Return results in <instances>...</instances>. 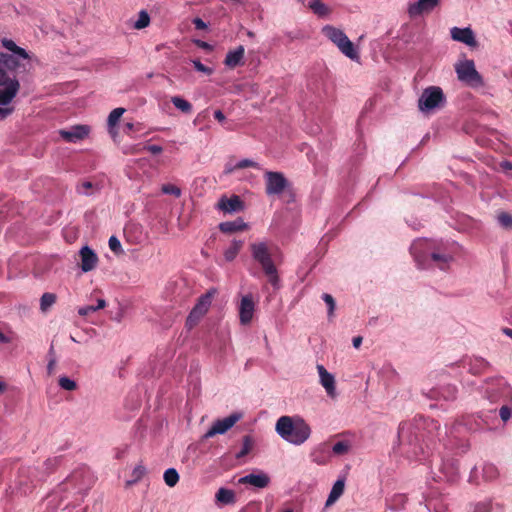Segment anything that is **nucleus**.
<instances>
[{
	"mask_svg": "<svg viewBox=\"0 0 512 512\" xmlns=\"http://www.w3.org/2000/svg\"><path fill=\"white\" fill-rule=\"evenodd\" d=\"M410 251L418 267L421 269L437 267L445 270L453 259L452 255L443 245L436 247L434 242L424 239L413 242Z\"/></svg>",
	"mask_w": 512,
	"mask_h": 512,
	"instance_id": "nucleus-1",
	"label": "nucleus"
},
{
	"mask_svg": "<svg viewBox=\"0 0 512 512\" xmlns=\"http://www.w3.org/2000/svg\"><path fill=\"white\" fill-rule=\"evenodd\" d=\"M1 43L11 52V54L0 52V85H4L10 79L7 72L17 71L20 68L25 70L30 56L25 49L17 46L11 39L3 38Z\"/></svg>",
	"mask_w": 512,
	"mask_h": 512,
	"instance_id": "nucleus-2",
	"label": "nucleus"
},
{
	"mask_svg": "<svg viewBox=\"0 0 512 512\" xmlns=\"http://www.w3.org/2000/svg\"><path fill=\"white\" fill-rule=\"evenodd\" d=\"M275 430L282 439L294 445L303 444L311 434L310 426L300 417L281 416Z\"/></svg>",
	"mask_w": 512,
	"mask_h": 512,
	"instance_id": "nucleus-3",
	"label": "nucleus"
},
{
	"mask_svg": "<svg viewBox=\"0 0 512 512\" xmlns=\"http://www.w3.org/2000/svg\"><path fill=\"white\" fill-rule=\"evenodd\" d=\"M250 251L252 258L261 266L264 274L267 276L269 283L274 288H278L280 278L268 244L266 242L251 243Z\"/></svg>",
	"mask_w": 512,
	"mask_h": 512,
	"instance_id": "nucleus-4",
	"label": "nucleus"
},
{
	"mask_svg": "<svg viewBox=\"0 0 512 512\" xmlns=\"http://www.w3.org/2000/svg\"><path fill=\"white\" fill-rule=\"evenodd\" d=\"M480 392L490 403H497L509 394L510 387L503 377L495 376L485 379L480 387Z\"/></svg>",
	"mask_w": 512,
	"mask_h": 512,
	"instance_id": "nucleus-5",
	"label": "nucleus"
},
{
	"mask_svg": "<svg viewBox=\"0 0 512 512\" xmlns=\"http://www.w3.org/2000/svg\"><path fill=\"white\" fill-rule=\"evenodd\" d=\"M322 32L345 56L351 60L359 59V55L354 48V44L341 29L331 25H326L323 27Z\"/></svg>",
	"mask_w": 512,
	"mask_h": 512,
	"instance_id": "nucleus-6",
	"label": "nucleus"
},
{
	"mask_svg": "<svg viewBox=\"0 0 512 512\" xmlns=\"http://www.w3.org/2000/svg\"><path fill=\"white\" fill-rule=\"evenodd\" d=\"M445 96L442 89L438 86H430L423 90L418 99V108L421 112H430L443 107Z\"/></svg>",
	"mask_w": 512,
	"mask_h": 512,
	"instance_id": "nucleus-7",
	"label": "nucleus"
},
{
	"mask_svg": "<svg viewBox=\"0 0 512 512\" xmlns=\"http://www.w3.org/2000/svg\"><path fill=\"white\" fill-rule=\"evenodd\" d=\"M457 77L470 87H480L483 85V78L475 68L473 60H464L455 65Z\"/></svg>",
	"mask_w": 512,
	"mask_h": 512,
	"instance_id": "nucleus-8",
	"label": "nucleus"
},
{
	"mask_svg": "<svg viewBox=\"0 0 512 512\" xmlns=\"http://www.w3.org/2000/svg\"><path fill=\"white\" fill-rule=\"evenodd\" d=\"M214 294L215 290H210L199 297L196 305L193 307V309L191 310L187 317V327L192 328L193 326H195L199 322V320L207 313L209 307L211 306Z\"/></svg>",
	"mask_w": 512,
	"mask_h": 512,
	"instance_id": "nucleus-9",
	"label": "nucleus"
},
{
	"mask_svg": "<svg viewBox=\"0 0 512 512\" xmlns=\"http://www.w3.org/2000/svg\"><path fill=\"white\" fill-rule=\"evenodd\" d=\"M266 179V194L279 195L289 188V182L281 172L267 171L265 173Z\"/></svg>",
	"mask_w": 512,
	"mask_h": 512,
	"instance_id": "nucleus-10",
	"label": "nucleus"
},
{
	"mask_svg": "<svg viewBox=\"0 0 512 512\" xmlns=\"http://www.w3.org/2000/svg\"><path fill=\"white\" fill-rule=\"evenodd\" d=\"M241 417L242 415L240 413H232L223 419L216 420L210 429L205 433L204 438L208 439L214 437L217 434H224L230 428H232L236 422L240 420Z\"/></svg>",
	"mask_w": 512,
	"mask_h": 512,
	"instance_id": "nucleus-11",
	"label": "nucleus"
},
{
	"mask_svg": "<svg viewBox=\"0 0 512 512\" xmlns=\"http://www.w3.org/2000/svg\"><path fill=\"white\" fill-rule=\"evenodd\" d=\"M0 88V106L9 105L17 95L20 84L19 81L14 77L7 80L4 85Z\"/></svg>",
	"mask_w": 512,
	"mask_h": 512,
	"instance_id": "nucleus-12",
	"label": "nucleus"
},
{
	"mask_svg": "<svg viewBox=\"0 0 512 512\" xmlns=\"http://www.w3.org/2000/svg\"><path fill=\"white\" fill-rule=\"evenodd\" d=\"M451 38L454 41L464 43L470 47H476L477 41L473 30L470 27L459 28L453 27L450 30Z\"/></svg>",
	"mask_w": 512,
	"mask_h": 512,
	"instance_id": "nucleus-13",
	"label": "nucleus"
},
{
	"mask_svg": "<svg viewBox=\"0 0 512 512\" xmlns=\"http://www.w3.org/2000/svg\"><path fill=\"white\" fill-rule=\"evenodd\" d=\"M439 5V0H417L408 7V14L414 18L425 13H430Z\"/></svg>",
	"mask_w": 512,
	"mask_h": 512,
	"instance_id": "nucleus-14",
	"label": "nucleus"
},
{
	"mask_svg": "<svg viewBox=\"0 0 512 512\" xmlns=\"http://www.w3.org/2000/svg\"><path fill=\"white\" fill-rule=\"evenodd\" d=\"M255 310V304L251 295L242 297L239 306V318L242 325H247L251 322Z\"/></svg>",
	"mask_w": 512,
	"mask_h": 512,
	"instance_id": "nucleus-15",
	"label": "nucleus"
},
{
	"mask_svg": "<svg viewBox=\"0 0 512 512\" xmlns=\"http://www.w3.org/2000/svg\"><path fill=\"white\" fill-rule=\"evenodd\" d=\"M90 132V129L87 125H75L68 130H61V137L70 143H76L84 139Z\"/></svg>",
	"mask_w": 512,
	"mask_h": 512,
	"instance_id": "nucleus-16",
	"label": "nucleus"
},
{
	"mask_svg": "<svg viewBox=\"0 0 512 512\" xmlns=\"http://www.w3.org/2000/svg\"><path fill=\"white\" fill-rule=\"evenodd\" d=\"M317 371L320 377V383L324 387L328 396L334 398L336 396V386L334 376L326 370V368L318 364Z\"/></svg>",
	"mask_w": 512,
	"mask_h": 512,
	"instance_id": "nucleus-17",
	"label": "nucleus"
},
{
	"mask_svg": "<svg viewBox=\"0 0 512 512\" xmlns=\"http://www.w3.org/2000/svg\"><path fill=\"white\" fill-rule=\"evenodd\" d=\"M79 253L81 257L82 271L89 272L93 270L98 263V257L96 253L88 246L82 247Z\"/></svg>",
	"mask_w": 512,
	"mask_h": 512,
	"instance_id": "nucleus-18",
	"label": "nucleus"
},
{
	"mask_svg": "<svg viewBox=\"0 0 512 512\" xmlns=\"http://www.w3.org/2000/svg\"><path fill=\"white\" fill-rule=\"evenodd\" d=\"M457 387L453 384L441 385L431 391V397L443 399L445 401H454L457 398Z\"/></svg>",
	"mask_w": 512,
	"mask_h": 512,
	"instance_id": "nucleus-19",
	"label": "nucleus"
},
{
	"mask_svg": "<svg viewBox=\"0 0 512 512\" xmlns=\"http://www.w3.org/2000/svg\"><path fill=\"white\" fill-rule=\"evenodd\" d=\"M240 484H249L256 488H265L270 483V478L265 473H259V474H248L239 479Z\"/></svg>",
	"mask_w": 512,
	"mask_h": 512,
	"instance_id": "nucleus-20",
	"label": "nucleus"
},
{
	"mask_svg": "<svg viewBox=\"0 0 512 512\" xmlns=\"http://www.w3.org/2000/svg\"><path fill=\"white\" fill-rule=\"evenodd\" d=\"M244 54H245V48H244V46L240 45L237 48H235L234 50L228 51V53L226 54V57L224 59V64L228 68L234 69L244 63L243 62Z\"/></svg>",
	"mask_w": 512,
	"mask_h": 512,
	"instance_id": "nucleus-21",
	"label": "nucleus"
},
{
	"mask_svg": "<svg viewBox=\"0 0 512 512\" xmlns=\"http://www.w3.org/2000/svg\"><path fill=\"white\" fill-rule=\"evenodd\" d=\"M440 472L448 482H454L459 476V465L458 462L453 459H447L443 461Z\"/></svg>",
	"mask_w": 512,
	"mask_h": 512,
	"instance_id": "nucleus-22",
	"label": "nucleus"
},
{
	"mask_svg": "<svg viewBox=\"0 0 512 512\" xmlns=\"http://www.w3.org/2000/svg\"><path fill=\"white\" fill-rule=\"evenodd\" d=\"M217 206L224 212L232 213L242 210L243 202L239 196L233 195L230 198L222 197Z\"/></svg>",
	"mask_w": 512,
	"mask_h": 512,
	"instance_id": "nucleus-23",
	"label": "nucleus"
},
{
	"mask_svg": "<svg viewBox=\"0 0 512 512\" xmlns=\"http://www.w3.org/2000/svg\"><path fill=\"white\" fill-rule=\"evenodd\" d=\"M345 489V478H339L332 486L329 496L326 500L325 506L333 505L343 494Z\"/></svg>",
	"mask_w": 512,
	"mask_h": 512,
	"instance_id": "nucleus-24",
	"label": "nucleus"
},
{
	"mask_svg": "<svg viewBox=\"0 0 512 512\" xmlns=\"http://www.w3.org/2000/svg\"><path fill=\"white\" fill-rule=\"evenodd\" d=\"M219 229L223 233H234L237 231H243L247 229V224L242 218H237L233 221H226L219 224Z\"/></svg>",
	"mask_w": 512,
	"mask_h": 512,
	"instance_id": "nucleus-25",
	"label": "nucleus"
},
{
	"mask_svg": "<svg viewBox=\"0 0 512 512\" xmlns=\"http://www.w3.org/2000/svg\"><path fill=\"white\" fill-rule=\"evenodd\" d=\"M243 244H244L243 240L234 239L232 241L231 245L224 251L225 261L232 262L236 258V256L240 252V250L242 249Z\"/></svg>",
	"mask_w": 512,
	"mask_h": 512,
	"instance_id": "nucleus-26",
	"label": "nucleus"
},
{
	"mask_svg": "<svg viewBox=\"0 0 512 512\" xmlns=\"http://www.w3.org/2000/svg\"><path fill=\"white\" fill-rule=\"evenodd\" d=\"M217 502L223 504V505H229L235 503V493L231 489L227 488H220L216 495Z\"/></svg>",
	"mask_w": 512,
	"mask_h": 512,
	"instance_id": "nucleus-27",
	"label": "nucleus"
},
{
	"mask_svg": "<svg viewBox=\"0 0 512 512\" xmlns=\"http://www.w3.org/2000/svg\"><path fill=\"white\" fill-rule=\"evenodd\" d=\"M171 102L177 109H179L183 113L189 114L192 112L191 103L180 96H173L171 98Z\"/></svg>",
	"mask_w": 512,
	"mask_h": 512,
	"instance_id": "nucleus-28",
	"label": "nucleus"
},
{
	"mask_svg": "<svg viewBox=\"0 0 512 512\" xmlns=\"http://www.w3.org/2000/svg\"><path fill=\"white\" fill-rule=\"evenodd\" d=\"M482 472H483V478L486 481L495 480L499 475L497 467L491 463L484 464V466L482 468Z\"/></svg>",
	"mask_w": 512,
	"mask_h": 512,
	"instance_id": "nucleus-29",
	"label": "nucleus"
},
{
	"mask_svg": "<svg viewBox=\"0 0 512 512\" xmlns=\"http://www.w3.org/2000/svg\"><path fill=\"white\" fill-rule=\"evenodd\" d=\"M56 302V295L53 293H44L40 299V309L46 312Z\"/></svg>",
	"mask_w": 512,
	"mask_h": 512,
	"instance_id": "nucleus-30",
	"label": "nucleus"
},
{
	"mask_svg": "<svg viewBox=\"0 0 512 512\" xmlns=\"http://www.w3.org/2000/svg\"><path fill=\"white\" fill-rule=\"evenodd\" d=\"M164 481L169 487H174L179 481V474L176 469L169 468L164 472Z\"/></svg>",
	"mask_w": 512,
	"mask_h": 512,
	"instance_id": "nucleus-31",
	"label": "nucleus"
},
{
	"mask_svg": "<svg viewBox=\"0 0 512 512\" xmlns=\"http://www.w3.org/2000/svg\"><path fill=\"white\" fill-rule=\"evenodd\" d=\"M309 7L319 16H325L329 12L328 7L321 0H311Z\"/></svg>",
	"mask_w": 512,
	"mask_h": 512,
	"instance_id": "nucleus-32",
	"label": "nucleus"
},
{
	"mask_svg": "<svg viewBox=\"0 0 512 512\" xmlns=\"http://www.w3.org/2000/svg\"><path fill=\"white\" fill-rule=\"evenodd\" d=\"M489 367V362L484 359H475L474 363L470 365L469 372L473 375L480 374Z\"/></svg>",
	"mask_w": 512,
	"mask_h": 512,
	"instance_id": "nucleus-33",
	"label": "nucleus"
},
{
	"mask_svg": "<svg viewBox=\"0 0 512 512\" xmlns=\"http://www.w3.org/2000/svg\"><path fill=\"white\" fill-rule=\"evenodd\" d=\"M150 24V16L145 10H141L138 15L137 21L133 24V28L141 30Z\"/></svg>",
	"mask_w": 512,
	"mask_h": 512,
	"instance_id": "nucleus-34",
	"label": "nucleus"
},
{
	"mask_svg": "<svg viewBox=\"0 0 512 512\" xmlns=\"http://www.w3.org/2000/svg\"><path fill=\"white\" fill-rule=\"evenodd\" d=\"M124 112H125V109L121 108V107L113 109L108 116V120H107L108 126L114 127L118 123L119 119L124 114Z\"/></svg>",
	"mask_w": 512,
	"mask_h": 512,
	"instance_id": "nucleus-35",
	"label": "nucleus"
},
{
	"mask_svg": "<svg viewBox=\"0 0 512 512\" xmlns=\"http://www.w3.org/2000/svg\"><path fill=\"white\" fill-rule=\"evenodd\" d=\"M58 383L62 389L67 391H73L77 388L76 382L66 376L60 377Z\"/></svg>",
	"mask_w": 512,
	"mask_h": 512,
	"instance_id": "nucleus-36",
	"label": "nucleus"
},
{
	"mask_svg": "<svg viewBox=\"0 0 512 512\" xmlns=\"http://www.w3.org/2000/svg\"><path fill=\"white\" fill-rule=\"evenodd\" d=\"M145 467L137 465L132 471V479L127 482L128 485L134 484L142 479L145 474Z\"/></svg>",
	"mask_w": 512,
	"mask_h": 512,
	"instance_id": "nucleus-37",
	"label": "nucleus"
},
{
	"mask_svg": "<svg viewBox=\"0 0 512 512\" xmlns=\"http://www.w3.org/2000/svg\"><path fill=\"white\" fill-rule=\"evenodd\" d=\"M108 245H109L110 250L112 252H114L115 254L118 255V254L123 253L121 242L119 241V239L116 236H111L109 238Z\"/></svg>",
	"mask_w": 512,
	"mask_h": 512,
	"instance_id": "nucleus-38",
	"label": "nucleus"
},
{
	"mask_svg": "<svg viewBox=\"0 0 512 512\" xmlns=\"http://www.w3.org/2000/svg\"><path fill=\"white\" fill-rule=\"evenodd\" d=\"M161 191L164 194L173 195L176 198L181 196V189L173 184H164L161 188Z\"/></svg>",
	"mask_w": 512,
	"mask_h": 512,
	"instance_id": "nucleus-39",
	"label": "nucleus"
},
{
	"mask_svg": "<svg viewBox=\"0 0 512 512\" xmlns=\"http://www.w3.org/2000/svg\"><path fill=\"white\" fill-rule=\"evenodd\" d=\"M499 224L504 228H512V215L502 212L497 217Z\"/></svg>",
	"mask_w": 512,
	"mask_h": 512,
	"instance_id": "nucleus-40",
	"label": "nucleus"
},
{
	"mask_svg": "<svg viewBox=\"0 0 512 512\" xmlns=\"http://www.w3.org/2000/svg\"><path fill=\"white\" fill-rule=\"evenodd\" d=\"M348 450L349 444L346 441H338L332 447L333 453L337 455H342L346 453Z\"/></svg>",
	"mask_w": 512,
	"mask_h": 512,
	"instance_id": "nucleus-41",
	"label": "nucleus"
},
{
	"mask_svg": "<svg viewBox=\"0 0 512 512\" xmlns=\"http://www.w3.org/2000/svg\"><path fill=\"white\" fill-rule=\"evenodd\" d=\"M251 447H252L251 438L249 436H245L243 438V447L236 455L237 458H241V457H244L245 455H247L249 453V451L251 450Z\"/></svg>",
	"mask_w": 512,
	"mask_h": 512,
	"instance_id": "nucleus-42",
	"label": "nucleus"
},
{
	"mask_svg": "<svg viewBox=\"0 0 512 512\" xmlns=\"http://www.w3.org/2000/svg\"><path fill=\"white\" fill-rule=\"evenodd\" d=\"M322 299L328 306V315L331 316L334 312L335 305H336L334 298L332 297V295H330L328 293H324L322 295Z\"/></svg>",
	"mask_w": 512,
	"mask_h": 512,
	"instance_id": "nucleus-43",
	"label": "nucleus"
},
{
	"mask_svg": "<svg viewBox=\"0 0 512 512\" xmlns=\"http://www.w3.org/2000/svg\"><path fill=\"white\" fill-rule=\"evenodd\" d=\"M249 167L258 168V163L250 159H242L234 164V168L244 169Z\"/></svg>",
	"mask_w": 512,
	"mask_h": 512,
	"instance_id": "nucleus-44",
	"label": "nucleus"
},
{
	"mask_svg": "<svg viewBox=\"0 0 512 512\" xmlns=\"http://www.w3.org/2000/svg\"><path fill=\"white\" fill-rule=\"evenodd\" d=\"M492 503L491 501L479 502L474 506L473 512H491Z\"/></svg>",
	"mask_w": 512,
	"mask_h": 512,
	"instance_id": "nucleus-45",
	"label": "nucleus"
},
{
	"mask_svg": "<svg viewBox=\"0 0 512 512\" xmlns=\"http://www.w3.org/2000/svg\"><path fill=\"white\" fill-rule=\"evenodd\" d=\"M499 415L503 422H507L512 416V409L509 406L504 405L500 408Z\"/></svg>",
	"mask_w": 512,
	"mask_h": 512,
	"instance_id": "nucleus-46",
	"label": "nucleus"
},
{
	"mask_svg": "<svg viewBox=\"0 0 512 512\" xmlns=\"http://www.w3.org/2000/svg\"><path fill=\"white\" fill-rule=\"evenodd\" d=\"M192 63L194 65V68L199 72H203L208 75L212 74V72H213V70L211 68L205 66L199 60H192Z\"/></svg>",
	"mask_w": 512,
	"mask_h": 512,
	"instance_id": "nucleus-47",
	"label": "nucleus"
},
{
	"mask_svg": "<svg viewBox=\"0 0 512 512\" xmlns=\"http://www.w3.org/2000/svg\"><path fill=\"white\" fill-rule=\"evenodd\" d=\"M94 312H96L94 305H87L84 307H80L78 309V314L80 316H88L89 314L94 313Z\"/></svg>",
	"mask_w": 512,
	"mask_h": 512,
	"instance_id": "nucleus-48",
	"label": "nucleus"
},
{
	"mask_svg": "<svg viewBox=\"0 0 512 512\" xmlns=\"http://www.w3.org/2000/svg\"><path fill=\"white\" fill-rule=\"evenodd\" d=\"M145 149L153 155H158L163 151V148L159 145H148Z\"/></svg>",
	"mask_w": 512,
	"mask_h": 512,
	"instance_id": "nucleus-49",
	"label": "nucleus"
},
{
	"mask_svg": "<svg viewBox=\"0 0 512 512\" xmlns=\"http://www.w3.org/2000/svg\"><path fill=\"white\" fill-rule=\"evenodd\" d=\"M192 22L198 30H204L207 28V24L201 18H194Z\"/></svg>",
	"mask_w": 512,
	"mask_h": 512,
	"instance_id": "nucleus-50",
	"label": "nucleus"
},
{
	"mask_svg": "<svg viewBox=\"0 0 512 512\" xmlns=\"http://www.w3.org/2000/svg\"><path fill=\"white\" fill-rule=\"evenodd\" d=\"M13 111V107H0V118L5 119L7 116L12 114Z\"/></svg>",
	"mask_w": 512,
	"mask_h": 512,
	"instance_id": "nucleus-51",
	"label": "nucleus"
},
{
	"mask_svg": "<svg viewBox=\"0 0 512 512\" xmlns=\"http://www.w3.org/2000/svg\"><path fill=\"white\" fill-rule=\"evenodd\" d=\"M92 187V183L89 181H85L81 184V186L78 188V191L80 193L88 194L87 190Z\"/></svg>",
	"mask_w": 512,
	"mask_h": 512,
	"instance_id": "nucleus-52",
	"label": "nucleus"
},
{
	"mask_svg": "<svg viewBox=\"0 0 512 512\" xmlns=\"http://www.w3.org/2000/svg\"><path fill=\"white\" fill-rule=\"evenodd\" d=\"M55 365H56V359L55 357H51V359L49 360L48 364H47V371H48V374H52L53 371H54V368H55Z\"/></svg>",
	"mask_w": 512,
	"mask_h": 512,
	"instance_id": "nucleus-53",
	"label": "nucleus"
},
{
	"mask_svg": "<svg viewBox=\"0 0 512 512\" xmlns=\"http://www.w3.org/2000/svg\"><path fill=\"white\" fill-rule=\"evenodd\" d=\"M214 118L218 120L219 122H223L225 120V115L221 110H216L214 112Z\"/></svg>",
	"mask_w": 512,
	"mask_h": 512,
	"instance_id": "nucleus-54",
	"label": "nucleus"
},
{
	"mask_svg": "<svg viewBox=\"0 0 512 512\" xmlns=\"http://www.w3.org/2000/svg\"><path fill=\"white\" fill-rule=\"evenodd\" d=\"M500 166L504 170H512V163L510 161H507V160L502 161L500 163Z\"/></svg>",
	"mask_w": 512,
	"mask_h": 512,
	"instance_id": "nucleus-55",
	"label": "nucleus"
},
{
	"mask_svg": "<svg viewBox=\"0 0 512 512\" xmlns=\"http://www.w3.org/2000/svg\"><path fill=\"white\" fill-rule=\"evenodd\" d=\"M96 311L100 310V309H103L106 307V301L104 299H98L97 300V305L94 306Z\"/></svg>",
	"mask_w": 512,
	"mask_h": 512,
	"instance_id": "nucleus-56",
	"label": "nucleus"
},
{
	"mask_svg": "<svg viewBox=\"0 0 512 512\" xmlns=\"http://www.w3.org/2000/svg\"><path fill=\"white\" fill-rule=\"evenodd\" d=\"M235 170H239V168H234V165H232V164H227V165L225 166V170H224V172H225L226 174H231V173H233Z\"/></svg>",
	"mask_w": 512,
	"mask_h": 512,
	"instance_id": "nucleus-57",
	"label": "nucleus"
},
{
	"mask_svg": "<svg viewBox=\"0 0 512 512\" xmlns=\"http://www.w3.org/2000/svg\"><path fill=\"white\" fill-rule=\"evenodd\" d=\"M361 343H362V337L357 336V337H354V338H353V346H354L355 348H359V347H360V345H361Z\"/></svg>",
	"mask_w": 512,
	"mask_h": 512,
	"instance_id": "nucleus-58",
	"label": "nucleus"
},
{
	"mask_svg": "<svg viewBox=\"0 0 512 512\" xmlns=\"http://www.w3.org/2000/svg\"><path fill=\"white\" fill-rule=\"evenodd\" d=\"M196 44H197L198 47L203 48V49H209L210 48V45L207 42H204V41H201V40H197Z\"/></svg>",
	"mask_w": 512,
	"mask_h": 512,
	"instance_id": "nucleus-59",
	"label": "nucleus"
},
{
	"mask_svg": "<svg viewBox=\"0 0 512 512\" xmlns=\"http://www.w3.org/2000/svg\"><path fill=\"white\" fill-rule=\"evenodd\" d=\"M55 463L56 459H48L45 464L47 465V469H52Z\"/></svg>",
	"mask_w": 512,
	"mask_h": 512,
	"instance_id": "nucleus-60",
	"label": "nucleus"
},
{
	"mask_svg": "<svg viewBox=\"0 0 512 512\" xmlns=\"http://www.w3.org/2000/svg\"><path fill=\"white\" fill-rule=\"evenodd\" d=\"M9 342V338L0 331V343H8Z\"/></svg>",
	"mask_w": 512,
	"mask_h": 512,
	"instance_id": "nucleus-61",
	"label": "nucleus"
},
{
	"mask_svg": "<svg viewBox=\"0 0 512 512\" xmlns=\"http://www.w3.org/2000/svg\"><path fill=\"white\" fill-rule=\"evenodd\" d=\"M502 332L507 335L508 337H511L512 338V329L511 328H503L502 329Z\"/></svg>",
	"mask_w": 512,
	"mask_h": 512,
	"instance_id": "nucleus-62",
	"label": "nucleus"
},
{
	"mask_svg": "<svg viewBox=\"0 0 512 512\" xmlns=\"http://www.w3.org/2000/svg\"><path fill=\"white\" fill-rule=\"evenodd\" d=\"M404 428H405L404 425H400V427H399L398 435H399L400 439L402 438V436L404 434Z\"/></svg>",
	"mask_w": 512,
	"mask_h": 512,
	"instance_id": "nucleus-63",
	"label": "nucleus"
},
{
	"mask_svg": "<svg viewBox=\"0 0 512 512\" xmlns=\"http://www.w3.org/2000/svg\"><path fill=\"white\" fill-rule=\"evenodd\" d=\"M125 129L132 130L133 129V124L132 123H126Z\"/></svg>",
	"mask_w": 512,
	"mask_h": 512,
	"instance_id": "nucleus-64",
	"label": "nucleus"
}]
</instances>
